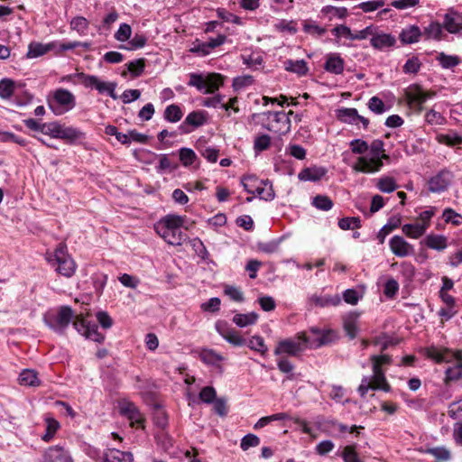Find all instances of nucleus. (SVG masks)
<instances>
[{
	"instance_id": "obj_1",
	"label": "nucleus",
	"mask_w": 462,
	"mask_h": 462,
	"mask_svg": "<svg viewBox=\"0 0 462 462\" xmlns=\"http://www.w3.org/2000/svg\"><path fill=\"white\" fill-rule=\"evenodd\" d=\"M88 313L80 311L77 313L69 306H60L56 312H49L44 316L45 324L58 334H64L69 325L73 320L74 328L86 338L97 343H102L105 336L98 331L96 323L88 321L85 316Z\"/></svg>"
},
{
	"instance_id": "obj_2",
	"label": "nucleus",
	"mask_w": 462,
	"mask_h": 462,
	"mask_svg": "<svg viewBox=\"0 0 462 462\" xmlns=\"http://www.w3.org/2000/svg\"><path fill=\"white\" fill-rule=\"evenodd\" d=\"M335 339V333L331 329H319L316 327L310 328V335L301 332L298 335V341L293 339L281 340L275 349L274 355L287 354L292 356H298L306 346L318 348L331 343Z\"/></svg>"
},
{
	"instance_id": "obj_3",
	"label": "nucleus",
	"mask_w": 462,
	"mask_h": 462,
	"mask_svg": "<svg viewBox=\"0 0 462 462\" xmlns=\"http://www.w3.org/2000/svg\"><path fill=\"white\" fill-rule=\"evenodd\" d=\"M420 353L438 364L450 363L455 360L456 364L445 371V382L462 380V351L453 352L447 347L430 345L420 348Z\"/></svg>"
},
{
	"instance_id": "obj_4",
	"label": "nucleus",
	"mask_w": 462,
	"mask_h": 462,
	"mask_svg": "<svg viewBox=\"0 0 462 462\" xmlns=\"http://www.w3.org/2000/svg\"><path fill=\"white\" fill-rule=\"evenodd\" d=\"M183 218L177 215H168L154 225L156 233L171 245H180L185 240L180 227Z\"/></svg>"
},
{
	"instance_id": "obj_5",
	"label": "nucleus",
	"mask_w": 462,
	"mask_h": 462,
	"mask_svg": "<svg viewBox=\"0 0 462 462\" xmlns=\"http://www.w3.org/2000/svg\"><path fill=\"white\" fill-rule=\"evenodd\" d=\"M370 149L372 157H358L356 163L353 166L354 171L362 173H375L382 169L383 162H381L379 154L384 152L383 142L381 140H374L371 143Z\"/></svg>"
},
{
	"instance_id": "obj_6",
	"label": "nucleus",
	"mask_w": 462,
	"mask_h": 462,
	"mask_svg": "<svg viewBox=\"0 0 462 462\" xmlns=\"http://www.w3.org/2000/svg\"><path fill=\"white\" fill-rule=\"evenodd\" d=\"M46 260L56 267V271L66 276L70 277L76 270V264L73 259L68 254L65 245H59L53 253L46 254Z\"/></svg>"
},
{
	"instance_id": "obj_7",
	"label": "nucleus",
	"mask_w": 462,
	"mask_h": 462,
	"mask_svg": "<svg viewBox=\"0 0 462 462\" xmlns=\"http://www.w3.org/2000/svg\"><path fill=\"white\" fill-rule=\"evenodd\" d=\"M369 390H382L386 393L391 391V386L387 383L384 371L383 368L378 367L377 363L373 365V376H364L357 388V392L362 398H365Z\"/></svg>"
},
{
	"instance_id": "obj_8",
	"label": "nucleus",
	"mask_w": 462,
	"mask_h": 462,
	"mask_svg": "<svg viewBox=\"0 0 462 462\" xmlns=\"http://www.w3.org/2000/svg\"><path fill=\"white\" fill-rule=\"evenodd\" d=\"M72 78H77L78 81L87 88L96 89L99 94H107L113 99L117 98L115 93L116 88V83L115 82L102 81L95 75H88L83 72L68 76L69 79H71Z\"/></svg>"
},
{
	"instance_id": "obj_9",
	"label": "nucleus",
	"mask_w": 462,
	"mask_h": 462,
	"mask_svg": "<svg viewBox=\"0 0 462 462\" xmlns=\"http://www.w3.org/2000/svg\"><path fill=\"white\" fill-rule=\"evenodd\" d=\"M442 23L450 34H462V12L450 7L442 16Z\"/></svg>"
},
{
	"instance_id": "obj_10",
	"label": "nucleus",
	"mask_w": 462,
	"mask_h": 462,
	"mask_svg": "<svg viewBox=\"0 0 462 462\" xmlns=\"http://www.w3.org/2000/svg\"><path fill=\"white\" fill-rule=\"evenodd\" d=\"M434 96V92H426L417 85L411 86L406 92L409 105L419 112L422 110L423 104Z\"/></svg>"
},
{
	"instance_id": "obj_11",
	"label": "nucleus",
	"mask_w": 462,
	"mask_h": 462,
	"mask_svg": "<svg viewBox=\"0 0 462 462\" xmlns=\"http://www.w3.org/2000/svg\"><path fill=\"white\" fill-rule=\"evenodd\" d=\"M269 117H272L273 122L276 123L277 125L270 124L267 126L269 131H273L275 133H279L281 134H284L288 133L291 129V121L289 118L290 115H293L292 111H290L288 114L283 111L281 112H269Z\"/></svg>"
},
{
	"instance_id": "obj_12",
	"label": "nucleus",
	"mask_w": 462,
	"mask_h": 462,
	"mask_svg": "<svg viewBox=\"0 0 462 462\" xmlns=\"http://www.w3.org/2000/svg\"><path fill=\"white\" fill-rule=\"evenodd\" d=\"M54 101L60 106H62L63 108H54V106L52 105H50L51 107L53 109V111L56 113V114H62L64 113L65 111H69L70 109H72L75 106V97L73 96V94L67 90V89H64V88H60V89H57L54 93Z\"/></svg>"
},
{
	"instance_id": "obj_13",
	"label": "nucleus",
	"mask_w": 462,
	"mask_h": 462,
	"mask_svg": "<svg viewBox=\"0 0 462 462\" xmlns=\"http://www.w3.org/2000/svg\"><path fill=\"white\" fill-rule=\"evenodd\" d=\"M452 180V173L448 170H442L435 176L431 177L428 182L429 190L434 193H439L448 189Z\"/></svg>"
},
{
	"instance_id": "obj_14",
	"label": "nucleus",
	"mask_w": 462,
	"mask_h": 462,
	"mask_svg": "<svg viewBox=\"0 0 462 462\" xmlns=\"http://www.w3.org/2000/svg\"><path fill=\"white\" fill-rule=\"evenodd\" d=\"M42 462H73L69 452L60 445L47 448L42 457Z\"/></svg>"
},
{
	"instance_id": "obj_15",
	"label": "nucleus",
	"mask_w": 462,
	"mask_h": 462,
	"mask_svg": "<svg viewBox=\"0 0 462 462\" xmlns=\"http://www.w3.org/2000/svg\"><path fill=\"white\" fill-rule=\"evenodd\" d=\"M310 303L312 306L319 307V308H326V307H335L340 304L341 302V297L338 293L335 294H318L314 293L310 296L309 300Z\"/></svg>"
},
{
	"instance_id": "obj_16",
	"label": "nucleus",
	"mask_w": 462,
	"mask_h": 462,
	"mask_svg": "<svg viewBox=\"0 0 462 462\" xmlns=\"http://www.w3.org/2000/svg\"><path fill=\"white\" fill-rule=\"evenodd\" d=\"M324 69L326 71L339 75L344 72L345 69V61L337 52H330L326 55V62L324 64Z\"/></svg>"
},
{
	"instance_id": "obj_17",
	"label": "nucleus",
	"mask_w": 462,
	"mask_h": 462,
	"mask_svg": "<svg viewBox=\"0 0 462 462\" xmlns=\"http://www.w3.org/2000/svg\"><path fill=\"white\" fill-rule=\"evenodd\" d=\"M57 139H62L69 143H78L85 139V133L78 128L60 125Z\"/></svg>"
},
{
	"instance_id": "obj_18",
	"label": "nucleus",
	"mask_w": 462,
	"mask_h": 462,
	"mask_svg": "<svg viewBox=\"0 0 462 462\" xmlns=\"http://www.w3.org/2000/svg\"><path fill=\"white\" fill-rule=\"evenodd\" d=\"M389 244L392 252L396 256L404 257L412 252V246L400 236L392 237Z\"/></svg>"
},
{
	"instance_id": "obj_19",
	"label": "nucleus",
	"mask_w": 462,
	"mask_h": 462,
	"mask_svg": "<svg viewBox=\"0 0 462 462\" xmlns=\"http://www.w3.org/2000/svg\"><path fill=\"white\" fill-rule=\"evenodd\" d=\"M444 31L443 23L432 21L423 28L422 35H424L427 40L441 41L446 36Z\"/></svg>"
},
{
	"instance_id": "obj_20",
	"label": "nucleus",
	"mask_w": 462,
	"mask_h": 462,
	"mask_svg": "<svg viewBox=\"0 0 462 462\" xmlns=\"http://www.w3.org/2000/svg\"><path fill=\"white\" fill-rule=\"evenodd\" d=\"M134 457L131 452L121 451L116 448H108L103 453L102 462H133Z\"/></svg>"
},
{
	"instance_id": "obj_21",
	"label": "nucleus",
	"mask_w": 462,
	"mask_h": 462,
	"mask_svg": "<svg viewBox=\"0 0 462 462\" xmlns=\"http://www.w3.org/2000/svg\"><path fill=\"white\" fill-rule=\"evenodd\" d=\"M57 47V42H49L46 44L41 42H31L28 46V52L26 54L27 58L33 59L41 57L47 52L55 50Z\"/></svg>"
},
{
	"instance_id": "obj_22",
	"label": "nucleus",
	"mask_w": 462,
	"mask_h": 462,
	"mask_svg": "<svg viewBox=\"0 0 462 462\" xmlns=\"http://www.w3.org/2000/svg\"><path fill=\"white\" fill-rule=\"evenodd\" d=\"M224 78L218 73H209L205 76L204 94H213L223 85Z\"/></svg>"
},
{
	"instance_id": "obj_23",
	"label": "nucleus",
	"mask_w": 462,
	"mask_h": 462,
	"mask_svg": "<svg viewBox=\"0 0 462 462\" xmlns=\"http://www.w3.org/2000/svg\"><path fill=\"white\" fill-rule=\"evenodd\" d=\"M327 171L322 167H310L302 170L298 178L303 181H318L325 176Z\"/></svg>"
},
{
	"instance_id": "obj_24",
	"label": "nucleus",
	"mask_w": 462,
	"mask_h": 462,
	"mask_svg": "<svg viewBox=\"0 0 462 462\" xmlns=\"http://www.w3.org/2000/svg\"><path fill=\"white\" fill-rule=\"evenodd\" d=\"M120 413L126 416L132 422L142 423L143 420L137 407L129 402H124L119 406Z\"/></svg>"
},
{
	"instance_id": "obj_25",
	"label": "nucleus",
	"mask_w": 462,
	"mask_h": 462,
	"mask_svg": "<svg viewBox=\"0 0 462 462\" xmlns=\"http://www.w3.org/2000/svg\"><path fill=\"white\" fill-rule=\"evenodd\" d=\"M422 36V32L416 25L409 26L403 29L400 34V39L403 43L411 44L418 42Z\"/></svg>"
},
{
	"instance_id": "obj_26",
	"label": "nucleus",
	"mask_w": 462,
	"mask_h": 462,
	"mask_svg": "<svg viewBox=\"0 0 462 462\" xmlns=\"http://www.w3.org/2000/svg\"><path fill=\"white\" fill-rule=\"evenodd\" d=\"M358 318H359L358 313L351 312L344 319V323H343L344 329L350 339H354L357 335V332H358L357 319H358Z\"/></svg>"
},
{
	"instance_id": "obj_27",
	"label": "nucleus",
	"mask_w": 462,
	"mask_h": 462,
	"mask_svg": "<svg viewBox=\"0 0 462 462\" xmlns=\"http://www.w3.org/2000/svg\"><path fill=\"white\" fill-rule=\"evenodd\" d=\"M205 122V113L202 111H194L187 116L184 122L181 124L180 128L183 129L184 132L189 133L190 132L189 130L184 129L186 125H191L193 127H199L203 125Z\"/></svg>"
},
{
	"instance_id": "obj_28",
	"label": "nucleus",
	"mask_w": 462,
	"mask_h": 462,
	"mask_svg": "<svg viewBox=\"0 0 462 462\" xmlns=\"http://www.w3.org/2000/svg\"><path fill=\"white\" fill-rule=\"evenodd\" d=\"M258 317V314L254 311L245 314L236 313L233 317V322L239 328H245L255 324Z\"/></svg>"
},
{
	"instance_id": "obj_29",
	"label": "nucleus",
	"mask_w": 462,
	"mask_h": 462,
	"mask_svg": "<svg viewBox=\"0 0 462 462\" xmlns=\"http://www.w3.org/2000/svg\"><path fill=\"white\" fill-rule=\"evenodd\" d=\"M437 141L450 147L462 145V136L455 131H449L448 134H440L437 135Z\"/></svg>"
},
{
	"instance_id": "obj_30",
	"label": "nucleus",
	"mask_w": 462,
	"mask_h": 462,
	"mask_svg": "<svg viewBox=\"0 0 462 462\" xmlns=\"http://www.w3.org/2000/svg\"><path fill=\"white\" fill-rule=\"evenodd\" d=\"M371 45L375 49H384L395 43V39L390 34L382 33L374 35L370 40Z\"/></svg>"
},
{
	"instance_id": "obj_31",
	"label": "nucleus",
	"mask_w": 462,
	"mask_h": 462,
	"mask_svg": "<svg viewBox=\"0 0 462 462\" xmlns=\"http://www.w3.org/2000/svg\"><path fill=\"white\" fill-rule=\"evenodd\" d=\"M18 382L23 386H38L40 384L37 373L31 369L23 370L18 376Z\"/></svg>"
},
{
	"instance_id": "obj_32",
	"label": "nucleus",
	"mask_w": 462,
	"mask_h": 462,
	"mask_svg": "<svg viewBox=\"0 0 462 462\" xmlns=\"http://www.w3.org/2000/svg\"><path fill=\"white\" fill-rule=\"evenodd\" d=\"M425 245L437 251H442L448 246L447 238L441 235L430 234L425 238Z\"/></svg>"
},
{
	"instance_id": "obj_33",
	"label": "nucleus",
	"mask_w": 462,
	"mask_h": 462,
	"mask_svg": "<svg viewBox=\"0 0 462 462\" xmlns=\"http://www.w3.org/2000/svg\"><path fill=\"white\" fill-rule=\"evenodd\" d=\"M402 232L411 238L420 237L427 230L425 225L420 224L418 220L412 224H405L402 226Z\"/></svg>"
},
{
	"instance_id": "obj_34",
	"label": "nucleus",
	"mask_w": 462,
	"mask_h": 462,
	"mask_svg": "<svg viewBox=\"0 0 462 462\" xmlns=\"http://www.w3.org/2000/svg\"><path fill=\"white\" fill-rule=\"evenodd\" d=\"M284 68L286 70L303 76L308 73V66L304 60H287L284 61Z\"/></svg>"
},
{
	"instance_id": "obj_35",
	"label": "nucleus",
	"mask_w": 462,
	"mask_h": 462,
	"mask_svg": "<svg viewBox=\"0 0 462 462\" xmlns=\"http://www.w3.org/2000/svg\"><path fill=\"white\" fill-rule=\"evenodd\" d=\"M262 186L255 187V193L264 200H273L275 197L274 190L271 181L260 180Z\"/></svg>"
},
{
	"instance_id": "obj_36",
	"label": "nucleus",
	"mask_w": 462,
	"mask_h": 462,
	"mask_svg": "<svg viewBox=\"0 0 462 462\" xmlns=\"http://www.w3.org/2000/svg\"><path fill=\"white\" fill-rule=\"evenodd\" d=\"M45 424H46V431L44 435L42 436V440L45 442H49L52 439L54 435L56 434L57 430L60 429V422L51 417H47L45 419Z\"/></svg>"
},
{
	"instance_id": "obj_37",
	"label": "nucleus",
	"mask_w": 462,
	"mask_h": 462,
	"mask_svg": "<svg viewBox=\"0 0 462 462\" xmlns=\"http://www.w3.org/2000/svg\"><path fill=\"white\" fill-rule=\"evenodd\" d=\"M425 453L433 456L439 461H448L451 459V452L446 447L430 448Z\"/></svg>"
},
{
	"instance_id": "obj_38",
	"label": "nucleus",
	"mask_w": 462,
	"mask_h": 462,
	"mask_svg": "<svg viewBox=\"0 0 462 462\" xmlns=\"http://www.w3.org/2000/svg\"><path fill=\"white\" fill-rule=\"evenodd\" d=\"M437 60L439 62L443 69H452L460 63V59L456 55H448L440 52L437 56Z\"/></svg>"
},
{
	"instance_id": "obj_39",
	"label": "nucleus",
	"mask_w": 462,
	"mask_h": 462,
	"mask_svg": "<svg viewBox=\"0 0 462 462\" xmlns=\"http://www.w3.org/2000/svg\"><path fill=\"white\" fill-rule=\"evenodd\" d=\"M180 161L185 167H189L194 164L198 160V156L195 152L190 148H180L179 150Z\"/></svg>"
},
{
	"instance_id": "obj_40",
	"label": "nucleus",
	"mask_w": 462,
	"mask_h": 462,
	"mask_svg": "<svg viewBox=\"0 0 462 462\" xmlns=\"http://www.w3.org/2000/svg\"><path fill=\"white\" fill-rule=\"evenodd\" d=\"M376 187L382 192L391 193L394 191L398 186L393 178L385 176L378 179Z\"/></svg>"
},
{
	"instance_id": "obj_41",
	"label": "nucleus",
	"mask_w": 462,
	"mask_h": 462,
	"mask_svg": "<svg viewBox=\"0 0 462 462\" xmlns=\"http://www.w3.org/2000/svg\"><path fill=\"white\" fill-rule=\"evenodd\" d=\"M15 88V83L10 79H3L0 80V97L9 99Z\"/></svg>"
},
{
	"instance_id": "obj_42",
	"label": "nucleus",
	"mask_w": 462,
	"mask_h": 462,
	"mask_svg": "<svg viewBox=\"0 0 462 462\" xmlns=\"http://www.w3.org/2000/svg\"><path fill=\"white\" fill-rule=\"evenodd\" d=\"M182 116H183V113H182L180 107L174 104L168 106L164 111L165 120L171 122V123H176V122L180 121L181 119Z\"/></svg>"
},
{
	"instance_id": "obj_43",
	"label": "nucleus",
	"mask_w": 462,
	"mask_h": 462,
	"mask_svg": "<svg viewBox=\"0 0 462 462\" xmlns=\"http://www.w3.org/2000/svg\"><path fill=\"white\" fill-rule=\"evenodd\" d=\"M338 118L348 124H356V118H359L358 112L356 108H344L338 111Z\"/></svg>"
},
{
	"instance_id": "obj_44",
	"label": "nucleus",
	"mask_w": 462,
	"mask_h": 462,
	"mask_svg": "<svg viewBox=\"0 0 462 462\" xmlns=\"http://www.w3.org/2000/svg\"><path fill=\"white\" fill-rule=\"evenodd\" d=\"M312 205L318 209L328 211L332 208L333 201L325 195H317L313 198Z\"/></svg>"
},
{
	"instance_id": "obj_45",
	"label": "nucleus",
	"mask_w": 462,
	"mask_h": 462,
	"mask_svg": "<svg viewBox=\"0 0 462 462\" xmlns=\"http://www.w3.org/2000/svg\"><path fill=\"white\" fill-rule=\"evenodd\" d=\"M271 145V137L268 134H259L254 138V150L255 152H261L267 150Z\"/></svg>"
},
{
	"instance_id": "obj_46",
	"label": "nucleus",
	"mask_w": 462,
	"mask_h": 462,
	"mask_svg": "<svg viewBox=\"0 0 462 462\" xmlns=\"http://www.w3.org/2000/svg\"><path fill=\"white\" fill-rule=\"evenodd\" d=\"M105 133L107 135L115 136L116 140L122 144H130V137H128V134L119 132L114 125H107L105 129Z\"/></svg>"
},
{
	"instance_id": "obj_47",
	"label": "nucleus",
	"mask_w": 462,
	"mask_h": 462,
	"mask_svg": "<svg viewBox=\"0 0 462 462\" xmlns=\"http://www.w3.org/2000/svg\"><path fill=\"white\" fill-rule=\"evenodd\" d=\"M70 27L80 34H86L88 28V22L83 16H77L71 20Z\"/></svg>"
},
{
	"instance_id": "obj_48",
	"label": "nucleus",
	"mask_w": 462,
	"mask_h": 462,
	"mask_svg": "<svg viewBox=\"0 0 462 462\" xmlns=\"http://www.w3.org/2000/svg\"><path fill=\"white\" fill-rule=\"evenodd\" d=\"M248 346L254 351L264 355L267 352V346L264 344V340L260 336H254L250 338L248 342Z\"/></svg>"
},
{
	"instance_id": "obj_49",
	"label": "nucleus",
	"mask_w": 462,
	"mask_h": 462,
	"mask_svg": "<svg viewBox=\"0 0 462 462\" xmlns=\"http://www.w3.org/2000/svg\"><path fill=\"white\" fill-rule=\"evenodd\" d=\"M338 226L343 230L359 228L361 221L359 217H343L339 219Z\"/></svg>"
},
{
	"instance_id": "obj_50",
	"label": "nucleus",
	"mask_w": 462,
	"mask_h": 462,
	"mask_svg": "<svg viewBox=\"0 0 462 462\" xmlns=\"http://www.w3.org/2000/svg\"><path fill=\"white\" fill-rule=\"evenodd\" d=\"M342 458L344 462H362L356 451V446L354 445H348L344 448Z\"/></svg>"
},
{
	"instance_id": "obj_51",
	"label": "nucleus",
	"mask_w": 462,
	"mask_h": 462,
	"mask_svg": "<svg viewBox=\"0 0 462 462\" xmlns=\"http://www.w3.org/2000/svg\"><path fill=\"white\" fill-rule=\"evenodd\" d=\"M425 120L431 125H441L445 122V118L442 115L434 109H430L425 114Z\"/></svg>"
},
{
	"instance_id": "obj_52",
	"label": "nucleus",
	"mask_w": 462,
	"mask_h": 462,
	"mask_svg": "<svg viewBox=\"0 0 462 462\" xmlns=\"http://www.w3.org/2000/svg\"><path fill=\"white\" fill-rule=\"evenodd\" d=\"M260 444V439L254 434H247L241 439L240 448L245 451L253 447H257Z\"/></svg>"
},
{
	"instance_id": "obj_53",
	"label": "nucleus",
	"mask_w": 462,
	"mask_h": 462,
	"mask_svg": "<svg viewBox=\"0 0 462 462\" xmlns=\"http://www.w3.org/2000/svg\"><path fill=\"white\" fill-rule=\"evenodd\" d=\"M384 0H372L360 3L357 7L362 9L365 13L375 11L384 6Z\"/></svg>"
},
{
	"instance_id": "obj_54",
	"label": "nucleus",
	"mask_w": 462,
	"mask_h": 462,
	"mask_svg": "<svg viewBox=\"0 0 462 462\" xmlns=\"http://www.w3.org/2000/svg\"><path fill=\"white\" fill-rule=\"evenodd\" d=\"M145 67V60L144 59H138L135 60H132L127 64L128 70L134 76L138 77L140 76Z\"/></svg>"
},
{
	"instance_id": "obj_55",
	"label": "nucleus",
	"mask_w": 462,
	"mask_h": 462,
	"mask_svg": "<svg viewBox=\"0 0 462 462\" xmlns=\"http://www.w3.org/2000/svg\"><path fill=\"white\" fill-rule=\"evenodd\" d=\"M132 35V28L127 23H122L119 26V29L115 33V38L118 42H125L130 39Z\"/></svg>"
},
{
	"instance_id": "obj_56",
	"label": "nucleus",
	"mask_w": 462,
	"mask_h": 462,
	"mask_svg": "<svg viewBox=\"0 0 462 462\" xmlns=\"http://www.w3.org/2000/svg\"><path fill=\"white\" fill-rule=\"evenodd\" d=\"M146 44V37L143 34H135L134 38L128 42V46H122L121 48L134 51L143 48Z\"/></svg>"
},
{
	"instance_id": "obj_57",
	"label": "nucleus",
	"mask_w": 462,
	"mask_h": 462,
	"mask_svg": "<svg viewBox=\"0 0 462 462\" xmlns=\"http://www.w3.org/2000/svg\"><path fill=\"white\" fill-rule=\"evenodd\" d=\"M217 393L214 387L206 386L199 393V399L206 403H211L216 400Z\"/></svg>"
},
{
	"instance_id": "obj_58",
	"label": "nucleus",
	"mask_w": 462,
	"mask_h": 462,
	"mask_svg": "<svg viewBox=\"0 0 462 462\" xmlns=\"http://www.w3.org/2000/svg\"><path fill=\"white\" fill-rule=\"evenodd\" d=\"M82 449H83L84 453L90 458H92L97 462L103 461V453L100 451V449H98L89 444H84L82 447Z\"/></svg>"
},
{
	"instance_id": "obj_59",
	"label": "nucleus",
	"mask_w": 462,
	"mask_h": 462,
	"mask_svg": "<svg viewBox=\"0 0 462 462\" xmlns=\"http://www.w3.org/2000/svg\"><path fill=\"white\" fill-rule=\"evenodd\" d=\"M349 144L352 152L356 154H364L369 149L368 143L361 139L352 140Z\"/></svg>"
},
{
	"instance_id": "obj_60",
	"label": "nucleus",
	"mask_w": 462,
	"mask_h": 462,
	"mask_svg": "<svg viewBox=\"0 0 462 462\" xmlns=\"http://www.w3.org/2000/svg\"><path fill=\"white\" fill-rule=\"evenodd\" d=\"M60 126V124L57 122L44 123L42 127V133L52 138H58Z\"/></svg>"
},
{
	"instance_id": "obj_61",
	"label": "nucleus",
	"mask_w": 462,
	"mask_h": 462,
	"mask_svg": "<svg viewBox=\"0 0 462 462\" xmlns=\"http://www.w3.org/2000/svg\"><path fill=\"white\" fill-rule=\"evenodd\" d=\"M368 107L375 114H383L385 111V105L378 97H373L368 101Z\"/></svg>"
},
{
	"instance_id": "obj_62",
	"label": "nucleus",
	"mask_w": 462,
	"mask_h": 462,
	"mask_svg": "<svg viewBox=\"0 0 462 462\" xmlns=\"http://www.w3.org/2000/svg\"><path fill=\"white\" fill-rule=\"evenodd\" d=\"M362 291H344V300L351 305H356L360 299L363 298Z\"/></svg>"
},
{
	"instance_id": "obj_63",
	"label": "nucleus",
	"mask_w": 462,
	"mask_h": 462,
	"mask_svg": "<svg viewBox=\"0 0 462 462\" xmlns=\"http://www.w3.org/2000/svg\"><path fill=\"white\" fill-rule=\"evenodd\" d=\"M221 301L219 298L214 297L209 299L208 301L203 302L200 306L203 311L217 312L219 310Z\"/></svg>"
},
{
	"instance_id": "obj_64",
	"label": "nucleus",
	"mask_w": 462,
	"mask_h": 462,
	"mask_svg": "<svg viewBox=\"0 0 462 462\" xmlns=\"http://www.w3.org/2000/svg\"><path fill=\"white\" fill-rule=\"evenodd\" d=\"M189 85L197 88L199 91L204 93L205 77L200 74L192 73L189 75Z\"/></svg>"
}]
</instances>
